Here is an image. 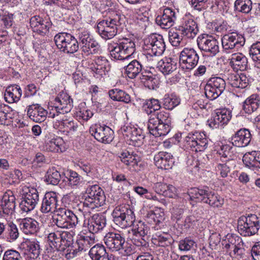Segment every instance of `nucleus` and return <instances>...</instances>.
Instances as JSON below:
<instances>
[{"label": "nucleus", "instance_id": "26", "mask_svg": "<svg viewBox=\"0 0 260 260\" xmlns=\"http://www.w3.org/2000/svg\"><path fill=\"white\" fill-rule=\"evenodd\" d=\"M155 165L158 168L169 170L174 164L173 156L166 152H159L154 157Z\"/></svg>", "mask_w": 260, "mask_h": 260}, {"label": "nucleus", "instance_id": "52", "mask_svg": "<svg viewBox=\"0 0 260 260\" xmlns=\"http://www.w3.org/2000/svg\"><path fill=\"white\" fill-rule=\"evenodd\" d=\"M240 243H242L241 239L239 237L231 234H227L221 242L222 248H229L230 246L240 244Z\"/></svg>", "mask_w": 260, "mask_h": 260}, {"label": "nucleus", "instance_id": "47", "mask_svg": "<svg viewBox=\"0 0 260 260\" xmlns=\"http://www.w3.org/2000/svg\"><path fill=\"white\" fill-rule=\"evenodd\" d=\"M64 248V249L63 250H60V251L63 252L64 256L67 259H71L78 256L80 255L82 252L79 246L76 245V243L75 244L73 243L69 247L66 246Z\"/></svg>", "mask_w": 260, "mask_h": 260}, {"label": "nucleus", "instance_id": "6", "mask_svg": "<svg viewBox=\"0 0 260 260\" xmlns=\"http://www.w3.org/2000/svg\"><path fill=\"white\" fill-rule=\"evenodd\" d=\"M112 215L114 222L122 229L131 226L135 221L134 212L125 205L116 207Z\"/></svg>", "mask_w": 260, "mask_h": 260}, {"label": "nucleus", "instance_id": "33", "mask_svg": "<svg viewBox=\"0 0 260 260\" xmlns=\"http://www.w3.org/2000/svg\"><path fill=\"white\" fill-rule=\"evenodd\" d=\"M95 243L94 234L91 233L89 236L79 234L77 237L76 245L78 246L82 251H85Z\"/></svg>", "mask_w": 260, "mask_h": 260}, {"label": "nucleus", "instance_id": "12", "mask_svg": "<svg viewBox=\"0 0 260 260\" xmlns=\"http://www.w3.org/2000/svg\"><path fill=\"white\" fill-rule=\"evenodd\" d=\"M198 44L200 49L214 56L219 52L218 42L215 38L208 34H202L198 37Z\"/></svg>", "mask_w": 260, "mask_h": 260}, {"label": "nucleus", "instance_id": "34", "mask_svg": "<svg viewBox=\"0 0 260 260\" xmlns=\"http://www.w3.org/2000/svg\"><path fill=\"white\" fill-rule=\"evenodd\" d=\"M260 106V98L258 94H253L247 98L243 104V109L250 114L256 111Z\"/></svg>", "mask_w": 260, "mask_h": 260}, {"label": "nucleus", "instance_id": "10", "mask_svg": "<svg viewBox=\"0 0 260 260\" xmlns=\"http://www.w3.org/2000/svg\"><path fill=\"white\" fill-rule=\"evenodd\" d=\"M89 132L97 141L105 144L111 143L114 139L113 131L106 125L94 124L90 127Z\"/></svg>", "mask_w": 260, "mask_h": 260}, {"label": "nucleus", "instance_id": "50", "mask_svg": "<svg viewBox=\"0 0 260 260\" xmlns=\"http://www.w3.org/2000/svg\"><path fill=\"white\" fill-rule=\"evenodd\" d=\"M109 49L112 58L117 60H127L124 51L122 49L120 44H116L115 46L109 47Z\"/></svg>", "mask_w": 260, "mask_h": 260}, {"label": "nucleus", "instance_id": "42", "mask_svg": "<svg viewBox=\"0 0 260 260\" xmlns=\"http://www.w3.org/2000/svg\"><path fill=\"white\" fill-rule=\"evenodd\" d=\"M63 175L56 170L55 167H52L48 169L46 175V181L48 184L54 185L58 184Z\"/></svg>", "mask_w": 260, "mask_h": 260}, {"label": "nucleus", "instance_id": "30", "mask_svg": "<svg viewBox=\"0 0 260 260\" xmlns=\"http://www.w3.org/2000/svg\"><path fill=\"white\" fill-rule=\"evenodd\" d=\"M228 80L233 87L244 88L249 84V79L244 74H231L229 75Z\"/></svg>", "mask_w": 260, "mask_h": 260}, {"label": "nucleus", "instance_id": "45", "mask_svg": "<svg viewBox=\"0 0 260 260\" xmlns=\"http://www.w3.org/2000/svg\"><path fill=\"white\" fill-rule=\"evenodd\" d=\"M119 44L122 47V49L124 51L127 59H128L135 52V43L131 39L123 38Z\"/></svg>", "mask_w": 260, "mask_h": 260}, {"label": "nucleus", "instance_id": "17", "mask_svg": "<svg viewBox=\"0 0 260 260\" xmlns=\"http://www.w3.org/2000/svg\"><path fill=\"white\" fill-rule=\"evenodd\" d=\"M148 122V129L150 134L155 137L165 136L170 132L169 125L165 126L160 124L154 114L150 113Z\"/></svg>", "mask_w": 260, "mask_h": 260}, {"label": "nucleus", "instance_id": "57", "mask_svg": "<svg viewBox=\"0 0 260 260\" xmlns=\"http://www.w3.org/2000/svg\"><path fill=\"white\" fill-rule=\"evenodd\" d=\"M196 247V242L190 238H186L179 241L178 247L181 251H188Z\"/></svg>", "mask_w": 260, "mask_h": 260}, {"label": "nucleus", "instance_id": "46", "mask_svg": "<svg viewBox=\"0 0 260 260\" xmlns=\"http://www.w3.org/2000/svg\"><path fill=\"white\" fill-rule=\"evenodd\" d=\"M153 45L151 46V49L149 51L155 55H161L165 50V44L162 39V37L158 35L157 39L155 40Z\"/></svg>", "mask_w": 260, "mask_h": 260}, {"label": "nucleus", "instance_id": "62", "mask_svg": "<svg viewBox=\"0 0 260 260\" xmlns=\"http://www.w3.org/2000/svg\"><path fill=\"white\" fill-rule=\"evenodd\" d=\"M134 191L140 196L144 197L148 200H152L154 201L157 200L156 196L153 195L152 193L149 192L146 188L141 186H137L134 188Z\"/></svg>", "mask_w": 260, "mask_h": 260}, {"label": "nucleus", "instance_id": "28", "mask_svg": "<svg viewBox=\"0 0 260 260\" xmlns=\"http://www.w3.org/2000/svg\"><path fill=\"white\" fill-rule=\"evenodd\" d=\"M22 95V90L19 86L14 85L8 86L5 92V99L9 103L18 102Z\"/></svg>", "mask_w": 260, "mask_h": 260}, {"label": "nucleus", "instance_id": "31", "mask_svg": "<svg viewBox=\"0 0 260 260\" xmlns=\"http://www.w3.org/2000/svg\"><path fill=\"white\" fill-rule=\"evenodd\" d=\"M244 165L248 167H255L260 169V151H252L246 152L243 157Z\"/></svg>", "mask_w": 260, "mask_h": 260}, {"label": "nucleus", "instance_id": "3", "mask_svg": "<svg viewBox=\"0 0 260 260\" xmlns=\"http://www.w3.org/2000/svg\"><path fill=\"white\" fill-rule=\"evenodd\" d=\"M259 228L260 217L255 214H247L241 216L238 219V231L243 236L254 235Z\"/></svg>", "mask_w": 260, "mask_h": 260}, {"label": "nucleus", "instance_id": "53", "mask_svg": "<svg viewBox=\"0 0 260 260\" xmlns=\"http://www.w3.org/2000/svg\"><path fill=\"white\" fill-rule=\"evenodd\" d=\"M146 218L148 222H154L157 224L164 219L163 213L158 209L155 211L150 210L147 212Z\"/></svg>", "mask_w": 260, "mask_h": 260}, {"label": "nucleus", "instance_id": "18", "mask_svg": "<svg viewBox=\"0 0 260 260\" xmlns=\"http://www.w3.org/2000/svg\"><path fill=\"white\" fill-rule=\"evenodd\" d=\"M16 207V198L13 192L10 190L6 191L3 196L0 204V212L5 215H12Z\"/></svg>", "mask_w": 260, "mask_h": 260}, {"label": "nucleus", "instance_id": "29", "mask_svg": "<svg viewBox=\"0 0 260 260\" xmlns=\"http://www.w3.org/2000/svg\"><path fill=\"white\" fill-rule=\"evenodd\" d=\"M156 68L164 75H169L177 69V63L171 58H165L157 61Z\"/></svg>", "mask_w": 260, "mask_h": 260}, {"label": "nucleus", "instance_id": "39", "mask_svg": "<svg viewBox=\"0 0 260 260\" xmlns=\"http://www.w3.org/2000/svg\"><path fill=\"white\" fill-rule=\"evenodd\" d=\"M152 241L155 245L161 247L170 246L173 242L171 236L166 233L156 234L153 236Z\"/></svg>", "mask_w": 260, "mask_h": 260}, {"label": "nucleus", "instance_id": "48", "mask_svg": "<svg viewBox=\"0 0 260 260\" xmlns=\"http://www.w3.org/2000/svg\"><path fill=\"white\" fill-rule=\"evenodd\" d=\"M144 107L147 114H149L159 110L161 105L157 99L152 98L146 101Z\"/></svg>", "mask_w": 260, "mask_h": 260}, {"label": "nucleus", "instance_id": "59", "mask_svg": "<svg viewBox=\"0 0 260 260\" xmlns=\"http://www.w3.org/2000/svg\"><path fill=\"white\" fill-rule=\"evenodd\" d=\"M208 26L212 28L213 31L220 32L228 31L230 28L227 22L224 21H214Z\"/></svg>", "mask_w": 260, "mask_h": 260}, {"label": "nucleus", "instance_id": "5", "mask_svg": "<svg viewBox=\"0 0 260 260\" xmlns=\"http://www.w3.org/2000/svg\"><path fill=\"white\" fill-rule=\"evenodd\" d=\"M86 194L83 202L84 207L94 209L104 205L105 196L103 190L99 185H89L86 189Z\"/></svg>", "mask_w": 260, "mask_h": 260}, {"label": "nucleus", "instance_id": "27", "mask_svg": "<svg viewBox=\"0 0 260 260\" xmlns=\"http://www.w3.org/2000/svg\"><path fill=\"white\" fill-rule=\"evenodd\" d=\"M19 226L22 232L26 235H32L39 230V223L34 219L26 218L23 219Z\"/></svg>", "mask_w": 260, "mask_h": 260}, {"label": "nucleus", "instance_id": "16", "mask_svg": "<svg viewBox=\"0 0 260 260\" xmlns=\"http://www.w3.org/2000/svg\"><path fill=\"white\" fill-rule=\"evenodd\" d=\"M27 114L29 118L36 122H43L48 115V117L55 118V113H48L39 104H32L27 107Z\"/></svg>", "mask_w": 260, "mask_h": 260}, {"label": "nucleus", "instance_id": "7", "mask_svg": "<svg viewBox=\"0 0 260 260\" xmlns=\"http://www.w3.org/2000/svg\"><path fill=\"white\" fill-rule=\"evenodd\" d=\"M199 55L192 48L186 47L180 52L179 64L181 68L187 71L193 69L198 64Z\"/></svg>", "mask_w": 260, "mask_h": 260}, {"label": "nucleus", "instance_id": "54", "mask_svg": "<svg viewBox=\"0 0 260 260\" xmlns=\"http://www.w3.org/2000/svg\"><path fill=\"white\" fill-rule=\"evenodd\" d=\"M139 128L130 125H124L120 129L121 133L127 141H131L134 136L138 135Z\"/></svg>", "mask_w": 260, "mask_h": 260}, {"label": "nucleus", "instance_id": "32", "mask_svg": "<svg viewBox=\"0 0 260 260\" xmlns=\"http://www.w3.org/2000/svg\"><path fill=\"white\" fill-rule=\"evenodd\" d=\"M230 60V64L234 69L244 71L247 68V58L242 53L233 54Z\"/></svg>", "mask_w": 260, "mask_h": 260}, {"label": "nucleus", "instance_id": "22", "mask_svg": "<svg viewBox=\"0 0 260 260\" xmlns=\"http://www.w3.org/2000/svg\"><path fill=\"white\" fill-rule=\"evenodd\" d=\"M92 260H115V256L107 252L105 247L102 244L98 243L93 246L88 252Z\"/></svg>", "mask_w": 260, "mask_h": 260}, {"label": "nucleus", "instance_id": "37", "mask_svg": "<svg viewBox=\"0 0 260 260\" xmlns=\"http://www.w3.org/2000/svg\"><path fill=\"white\" fill-rule=\"evenodd\" d=\"M109 97L113 101L123 102L128 104L131 102V98L129 94L125 91L114 88L109 91Z\"/></svg>", "mask_w": 260, "mask_h": 260}, {"label": "nucleus", "instance_id": "38", "mask_svg": "<svg viewBox=\"0 0 260 260\" xmlns=\"http://www.w3.org/2000/svg\"><path fill=\"white\" fill-rule=\"evenodd\" d=\"M111 67L108 60L103 56H98L95 59L94 69L96 74L102 76L106 75L110 70Z\"/></svg>", "mask_w": 260, "mask_h": 260}, {"label": "nucleus", "instance_id": "56", "mask_svg": "<svg viewBox=\"0 0 260 260\" xmlns=\"http://www.w3.org/2000/svg\"><path fill=\"white\" fill-rule=\"evenodd\" d=\"M178 30L184 32H197L199 31L197 24L192 20L187 21L182 26H179Z\"/></svg>", "mask_w": 260, "mask_h": 260}, {"label": "nucleus", "instance_id": "55", "mask_svg": "<svg viewBox=\"0 0 260 260\" xmlns=\"http://www.w3.org/2000/svg\"><path fill=\"white\" fill-rule=\"evenodd\" d=\"M232 34H226L222 38V44L224 49H231L235 48L237 45L236 42V38Z\"/></svg>", "mask_w": 260, "mask_h": 260}, {"label": "nucleus", "instance_id": "63", "mask_svg": "<svg viewBox=\"0 0 260 260\" xmlns=\"http://www.w3.org/2000/svg\"><path fill=\"white\" fill-rule=\"evenodd\" d=\"M249 54L253 60L260 61V42H257L251 46Z\"/></svg>", "mask_w": 260, "mask_h": 260}, {"label": "nucleus", "instance_id": "43", "mask_svg": "<svg viewBox=\"0 0 260 260\" xmlns=\"http://www.w3.org/2000/svg\"><path fill=\"white\" fill-rule=\"evenodd\" d=\"M224 251L228 253L232 257L238 259L242 258L245 254V249L243 248V243L240 244H234L230 246L229 248H223Z\"/></svg>", "mask_w": 260, "mask_h": 260}, {"label": "nucleus", "instance_id": "20", "mask_svg": "<svg viewBox=\"0 0 260 260\" xmlns=\"http://www.w3.org/2000/svg\"><path fill=\"white\" fill-rule=\"evenodd\" d=\"M56 113L64 114L71 111L73 108V100L66 93H60L55 99Z\"/></svg>", "mask_w": 260, "mask_h": 260}, {"label": "nucleus", "instance_id": "35", "mask_svg": "<svg viewBox=\"0 0 260 260\" xmlns=\"http://www.w3.org/2000/svg\"><path fill=\"white\" fill-rule=\"evenodd\" d=\"M63 140L59 137L48 139L45 143L44 148L48 151L58 152L62 151Z\"/></svg>", "mask_w": 260, "mask_h": 260}, {"label": "nucleus", "instance_id": "51", "mask_svg": "<svg viewBox=\"0 0 260 260\" xmlns=\"http://www.w3.org/2000/svg\"><path fill=\"white\" fill-rule=\"evenodd\" d=\"M180 103V99L175 96L165 95L163 99L162 105L166 109L172 110Z\"/></svg>", "mask_w": 260, "mask_h": 260}, {"label": "nucleus", "instance_id": "40", "mask_svg": "<svg viewBox=\"0 0 260 260\" xmlns=\"http://www.w3.org/2000/svg\"><path fill=\"white\" fill-rule=\"evenodd\" d=\"M14 117V112L8 106L0 105V124H10Z\"/></svg>", "mask_w": 260, "mask_h": 260}, {"label": "nucleus", "instance_id": "4", "mask_svg": "<svg viewBox=\"0 0 260 260\" xmlns=\"http://www.w3.org/2000/svg\"><path fill=\"white\" fill-rule=\"evenodd\" d=\"M208 144V140L206 135L197 131L189 133L183 140L184 149L194 152L203 151L207 148Z\"/></svg>", "mask_w": 260, "mask_h": 260}, {"label": "nucleus", "instance_id": "24", "mask_svg": "<svg viewBox=\"0 0 260 260\" xmlns=\"http://www.w3.org/2000/svg\"><path fill=\"white\" fill-rule=\"evenodd\" d=\"M251 140V135L248 129L242 128L238 131L231 139L233 145L243 147L247 146Z\"/></svg>", "mask_w": 260, "mask_h": 260}, {"label": "nucleus", "instance_id": "49", "mask_svg": "<svg viewBox=\"0 0 260 260\" xmlns=\"http://www.w3.org/2000/svg\"><path fill=\"white\" fill-rule=\"evenodd\" d=\"M251 0H236L235 3V8L237 11L247 14L252 9Z\"/></svg>", "mask_w": 260, "mask_h": 260}, {"label": "nucleus", "instance_id": "21", "mask_svg": "<svg viewBox=\"0 0 260 260\" xmlns=\"http://www.w3.org/2000/svg\"><path fill=\"white\" fill-rule=\"evenodd\" d=\"M119 157L122 162L133 170L139 171L143 168L140 157L136 154H131L128 151H124L120 153Z\"/></svg>", "mask_w": 260, "mask_h": 260}, {"label": "nucleus", "instance_id": "2", "mask_svg": "<svg viewBox=\"0 0 260 260\" xmlns=\"http://www.w3.org/2000/svg\"><path fill=\"white\" fill-rule=\"evenodd\" d=\"M187 194L190 200L203 202L213 207L220 208L224 204L223 199L207 186L191 188Z\"/></svg>", "mask_w": 260, "mask_h": 260}, {"label": "nucleus", "instance_id": "14", "mask_svg": "<svg viewBox=\"0 0 260 260\" xmlns=\"http://www.w3.org/2000/svg\"><path fill=\"white\" fill-rule=\"evenodd\" d=\"M38 201L39 193L37 190L35 188L29 189L24 194L19 204L21 211L24 213L30 212L35 209Z\"/></svg>", "mask_w": 260, "mask_h": 260}, {"label": "nucleus", "instance_id": "8", "mask_svg": "<svg viewBox=\"0 0 260 260\" xmlns=\"http://www.w3.org/2000/svg\"><path fill=\"white\" fill-rule=\"evenodd\" d=\"M225 88V82L220 77L211 78L205 86L206 97L213 100L217 98L223 92Z\"/></svg>", "mask_w": 260, "mask_h": 260}, {"label": "nucleus", "instance_id": "60", "mask_svg": "<svg viewBox=\"0 0 260 260\" xmlns=\"http://www.w3.org/2000/svg\"><path fill=\"white\" fill-rule=\"evenodd\" d=\"M211 0H190V4L195 10L201 11L207 9Z\"/></svg>", "mask_w": 260, "mask_h": 260}, {"label": "nucleus", "instance_id": "41", "mask_svg": "<svg viewBox=\"0 0 260 260\" xmlns=\"http://www.w3.org/2000/svg\"><path fill=\"white\" fill-rule=\"evenodd\" d=\"M48 239L51 247L55 248L58 251L64 249V248H62L60 231H57L49 233Z\"/></svg>", "mask_w": 260, "mask_h": 260}, {"label": "nucleus", "instance_id": "58", "mask_svg": "<svg viewBox=\"0 0 260 260\" xmlns=\"http://www.w3.org/2000/svg\"><path fill=\"white\" fill-rule=\"evenodd\" d=\"M68 176V177L67 178L69 184L72 186L80 185L82 181V178L81 176L75 171L70 170Z\"/></svg>", "mask_w": 260, "mask_h": 260}, {"label": "nucleus", "instance_id": "13", "mask_svg": "<svg viewBox=\"0 0 260 260\" xmlns=\"http://www.w3.org/2000/svg\"><path fill=\"white\" fill-rule=\"evenodd\" d=\"M104 241L107 247L112 252L118 251L125 247V238L119 233L109 232L106 234Z\"/></svg>", "mask_w": 260, "mask_h": 260}, {"label": "nucleus", "instance_id": "36", "mask_svg": "<svg viewBox=\"0 0 260 260\" xmlns=\"http://www.w3.org/2000/svg\"><path fill=\"white\" fill-rule=\"evenodd\" d=\"M143 65L137 60L134 59L124 67L125 72L128 78L134 79L142 71Z\"/></svg>", "mask_w": 260, "mask_h": 260}, {"label": "nucleus", "instance_id": "1", "mask_svg": "<svg viewBox=\"0 0 260 260\" xmlns=\"http://www.w3.org/2000/svg\"><path fill=\"white\" fill-rule=\"evenodd\" d=\"M58 197L55 192H47L42 200L40 211L43 213H55L56 217L53 218V222L58 228H75L80 221L81 212L74 213L65 208H58Z\"/></svg>", "mask_w": 260, "mask_h": 260}, {"label": "nucleus", "instance_id": "19", "mask_svg": "<svg viewBox=\"0 0 260 260\" xmlns=\"http://www.w3.org/2000/svg\"><path fill=\"white\" fill-rule=\"evenodd\" d=\"M106 225V216L102 214H95L86 222L84 221V226H87L90 233L94 234L102 230Z\"/></svg>", "mask_w": 260, "mask_h": 260}, {"label": "nucleus", "instance_id": "44", "mask_svg": "<svg viewBox=\"0 0 260 260\" xmlns=\"http://www.w3.org/2000/svg\"><path fill=\"white\" fill-rule=\"evenodd\" d=\"M158 55H154L149 51H146L144 53H143L140 58L143 63L146 66V67L149 68H154L156 67V64L158 60Z\"/></svg>", "mask_w": 260, "mask_h": 260}, {"label": "nucleus", "instance_id": "25", "mask_svg": "<svg viewBox=\"0 0 260 260\" xmlns=\"http://www.w3.org/2000/svg\"><path fill=\"white\" fill-rule=\"evenodd\" d=\"M23 255L26 260H35L40 254V247L38 242L26 241L23 245Z\"/></svg>", "mask_w": 260, "mask_h": 260}, {"label": "nucleus", "instance_id": "61", "mask_svg": "<svg viewBox=\"0 0 260 260\" xmlns=\"http://www.w3.org/2000/svg\"><path fill=\"white\" fill-rule=\"evenodd\" d=\"M156 116L159 122L163 125L170 126V119L169 114L164 111L153 113Z\"/></svg>", "mask_w": 260, "mask_h": 260}, {"label": "nucleus", "instance_id": "9", "mask_svg": "<svg viewBox=\"0 0 260 260\" xmlns=\"http://www.w3.org/2000/svg\"><path fill=\"white\" fill-rule=\"evenodd\" d=\"M57 46L67 53H73L78 49V43L71 34H57L54 37Z\"/></svg>", "mask_w": 260, "mask_h": 260}, {"label": "nucleus", "instance_id": "64", "mask_svg": "<svg viewBox=\"0 0 260 260\" xmlns=\"http://www.w3.org/2000/svg\"><path fill=\"white\" fill-rule=\"evenodd\" d=\"M3 260H23V258L18 251L10 249L5 252Z\"/></svg>", "mask_w": 260, "mask_h": 260}, {"label": "nucleus", "instance_id": "23", "mask_svg": "<svg viewBox=\"0 0 260 260\" xmlns=\"http://www.w3.org/2000/svg\"><path fill=\"white\" fill-rule=\"evenodd\" d=\"M175 19V11L170 8H166L164 9L162 15L157 16L155 21L162 28L168 29L173 25Z\"/></svg>", "mask_w": 260, "mask_h": 260}, {"label": "nucleus", "instance_id": "11", "mask_svg": "<svg viewBox=\"0 0 260 260\" xmlns=\"http://www.w3.org/2000/svg\"><path fill=\"white\" fill-rule=\"evenodd\" d=\"M133 237L132 242L138 247L146 246L147 236L150 234L149 226L144 222L140 221L132 230Z\"/></svg>", "mask_w": 260, "mask_h": 260}, {"label": "nucleus", "instance_id": "15", "mask_svg": "<svg viewBox=\"0 0 260 260\" xmlns=\"http://www.w3.org/2000/svg\"><path fill=\"white\" fill-rule=\"evenodd\" d=\"M232 117L231 112L227 109L217 110L208 120L209 126L214 129L222 127L226 124Z\"/></svg>", "mask_w": 260, "mask_h": 260}]
</instances>
